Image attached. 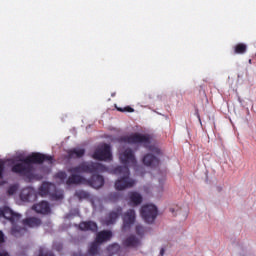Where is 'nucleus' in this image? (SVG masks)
<instances>
[{
	"label": "nucleus",
	"instance_id": "1",
	"mask_svg": "<svg viewBox=\"0 0 256 256\" xmlns=\"http://www.w3.org/2000/svg\"><path fill=\"white\" fill-rule=\"evenodd\" d=\"M120 161L125 166H118L113 169V174L119 176L115 182V189L117 191H125V189H131L135 185V180L131 178L129 167H136L137 159H135L133 150L128 148L120 154Z\"/></svg>",
	"mask_w": 256,
	"mask_h": 256
},
{
	"label": "nucleus",
	"instance_id": "2",
	"mask_svg": "<svg viewBox=\"0 0 256 256\" xmlns=\"http://www.w3.org/2000/svg\"><path fill=\"white\" fill-rule=\"evenodd\" d=\"M45 161L53 163V157L39 152H34L22 159L20 163L14 164L12 166V173H17L18 175H22L28 179H33L35 177L33 175V165H41V163H45Z\"/></svg>",
	"mask_w": 256,
	"mask_h": 256
},
{
	"label": "nucleus",
	"instance_id": "3",
	"mask_svg": "<svg viewBox=\"0 0 256 256\" xmlns=\"http://www.w3.org/2000/svg\"><path fill=\"white\" fill-rule=\"evenodd\" d=\"M111 237H113L111 230H102L96 234L95 240L88 244L87 253L83 254L79 251L74 252L72 256H100L102 253L101 245L110 241Z\"/></svg>",
	"mask_w": 256,
	"mask_h": 256
},
{
	"label": "nucleus",
	"instance_id": "4",
	"mask_svg": "<svg viewBox=\"0 0 256 256\" xmlns=\"http://www.w3.org/2000/svg\"><path fill=\"white\" fill-rule=\"evenodd\" d=\"M1 217H4V219H7L12 223L11 233L14 237H23V235L27 233V228L17 225V223L21 221V214L15 213L9 207H4L2 209Z\"/></svg>",
	"mask_w": 256,
	"mask_h": 256
},
{
	"label": "nucleus",
	"instance_id": "5",
	"mask_svg": "<svg viewBox=\"0 0 256 256\" xmlns=\"http://www.w3.org/2000/svg\"><path fill=\"white\" fill-rule=\"evenodd\" d=\"M109 169L99 162H82L78 166H74L68 169V173H75L81 175V173H105Z\"/></svg>",
	"mask_w": 256,
	"mask_h": 256
},
{
	"label": "nucleus",
	"instance_id": "6",
	"mask_svg": "<svg viewBox=\"0 0 256 256\" xmlns=\"http://www.w3.org/2000/svg\"><path fill=\"white\" fill-rule=\"evenodd\" d=\"M121 143H128V145H144L149 147L151 144V137L147 134L134 133L120 138Z\"/></svg>",
	"mask_w": 256,
	"mask_h": 256
},
{
	"label": "nucleus",
	"instance_id": "7",
	"mask_svg": "<svg viewBox=\"0 0 256 256\" xmlns=\"http://www.w3.org/2000/svg\"><path fill=\"white\" fill-rule=\"evenodd\" d=\"M140 215L145 223H154L157 219L158 210L157 206L153 204L144 205L141 207Z\"/></svg>",
	"mask_w": 256,
	"mask_h": 256
},
{
	"label": "nucleus",
	"instance_id": "8",
	"mask_svg": "<svg viewBox=\"0 0 256 256\" xmlns=\"http://www.w3.org/2000/svg\"><path fill=\"white\" fill-rule=\"evenodd\" d=\"M92 158L96 161H111L113 159L111 146H109V144H104L103 146L98 147L94 151Z\"/></svg>",
	"mask_w": 256,
	"mask_h": 256
},
{
	"label": "nucleus",
	"instance_id": "9",
	"mask_svg": "<svg viewBox=\"0 0 256 256\" xmlns=\"http://www.w3.org/2000/svg\"><path fill=\"white\" fill-rule=\"evenodd\" d=\"M123 226L122 231H129L131 229V225L135 223L136 214L135 210L129 209L126 213L123 215Z\"/></svg>",
	"mask_w": 256,
	"mask_h": 256
},
{
	"label": "nucleus",
	"instance_id": "10",
	"mask_svg": "<svg viewBox=\"0 0 256 256\" xmlns=\"http://www.w3.org/2000/svg\"><path fill=\"white\" fill-rule=\"evenodd\" d=\"M20 199L28 203H33L37 201V191H35L33 187H26L21 190Z\"/></svg>",
	"mask_w": 256,
	"mask_h": 256
},
{
	"label": "nucleus",
	"instance_id": "11",
	"mask_svg": "<svg viewBox=\"0 0 256 256\" xmlns=\"http://www.w3.org/2000/svg\"><path fill=\"white\" fill-rule=\"evenodd\" d=\"M89 181L81 174L70 173V176L66 180V185H87Z\"/></svg>",
	"mask_w": 256,
	"mask_h": 256
},
{
	"label": "nucleus",
	"instance_id": "12",
	"mask_svg": "<svg viewBox=\"0 0 256 256\" xmlns=\"http://www.w3.org/2000/svg\"><path fill=\"white\" fill-rule=\"evenodd\" d=\"M87 181L88 183H86V185L93 187L94 189H101V187L105 185V178L99 174L95 175V173H92L91 178L87 179Z\"/></svg>",
	"mask_w": 256,
	"mask_h": 256
},
{
	"label": "nucleus",
	"instance_id": "13",
	"mask_svg": "<svg viewBox=\"0 0 256 256\" xmlns=\"http://www.w3.org/2000/svg\"><path fill=\"white\" fill-rule=\"evenodd\" d=\"M141 203H143V196L138 192L132 191L128 193V205L131 207H138Z\"/></svg>",
	"mask_w": 256,
	"mask_h": 256
},
{
	"label": "nucleus",
	"instance_id": "14",
	"mask_svg": "<svg viewBox=\"0 0 256 256\" xmlns=\"http://www.w3.org/2000/svg\"><path fill=\"white\" fill-rule=\"evenodd\" d=\"M32 209L41 215H49V213H51V207L47 201H41L38 204H34Z\"/></svg>",
	"mask_w": 256,
	"mask_h": 256
},
{
	"label": "nucleus",
	"instance_id": "15",
	"mask_svg": "<svg viewBox=\"0 0 256 256\" xmlns=\"http://www.w3.org/2000/svg\"><path fill=\"white\" fill-rule=\"evenodd\" d=\"M121 213H123V208L121 207H117L115 210L111 211L106 218V225H114Z\"/></svg>",
	"mask_w": 256,
	"mask_h": 256
},
{
	"label": "nucleus",
	"instance_id": "16",
	"mask_svg": "<svg viewBox=\"0 0 256 256\" xmlns=\"http://www.w3.org/2000/svg\"><path fill=\"white\" fill-rule=\"evenodd\" d=\"M143 164L146 165V167H159V158L153 154H146L143 157Z\"/></svg>",
	"mask_w": 256,
	"mask_h": 256
},
{
	"label": "nucleus",
	"instance_id": "17",
	"mask_svg": "<svg viewBox=\"0 0 256 256\" xmlns=\"http://www.w3.org/2000/svg\"><path fill=\"white\" fill-rule=\"evenodd\" d=\"M80 231H92V233H95L97 231L98 226L97 223L93 221H87V222H81L79 224Z\"/></svg>",
	"mask_w": 256,
	"mask_h": 256
},
{
	"label": "nucleus",
	"instance_id": "18",
	"mask_svg": "<svg viewBox=\"0 0 256 256\" xmlns=\"http://www.w3.org/2000/svg\"><path fill=\"white\" fill-rule=\"evenodd\" d=\"M67 155L69 159H81V157L85 155V149L74 148V149L68 150Z\"/></svg>",
	"mask_w": 256,
	"mask_h": 256
},
{
	"label": "nucleus",
	"instance_id": "19",
	"mask_svg": "<svg viewBox=\"0 0 256 256\" xmlns=\"http://www.w3.org/2000/svg\"><path fill=\"white\" fill-rule=\"evenodd\" d=\"M51 189V184L49 182H43L42 185L38 188L37 195L40 197H47L49 195V191Z\"/></svg>",
	"mask_w": 256,
	"mask_h": 256
},
{
	"label": "nucleus",
	"instance_id": "20",
	"mask_svg": "<svg viewBox=\"0 0 256 256\" xmlns=\"http://www.w3.org/2000/svg\"><path fill=\"white\" fill-rule=\"evenodd\" d=\"M22 223L26 227H39V225H41V219L36 217H30V218L24 219Z\"/></svg>",
	"mask_w": 256,
	"mask_h": 256
},
{
	"label": "nucleus",
	"instance_id": "21",
	"mask_svg": "<svg viewBox=\"0 0 256 256\" xmlns=\"http://www.w3.org/2000/svg\"><path fill=\"white\" fill-rule=\"evenodd\" d=\"M124 247H138L139 239L135 236H130L123 241Z\"/></svg>",
	"mask_w": 256,
	"mask_h": 256
},
{
	"label": "nucleus",
	"instance_id": "22",
	"mask_svg": "<svg viewBox=\"0 0 256 256\" xmlns=\"http://www.w3.org/2000/svg\"><path fill=\"white\" fill-rule=\"evenodd\" d=\"M235 55H245L247 53V44L238 43L234 46Z\"/></svg>",
	"mask_w": 256,
	"mask_h": 256
},
{
	"label": "nucleus",
	"instance_id": "23",
	"mask_svg": "<svg viewBox=\"0 0 256 256\" xmlns=\"http://www.w3.org/2000/svg\"><path fill=\"white\" fill-rule=\"evenodd\" d=\"M75 197H77L78 199H89L90 194L89 192L85 191V190H78L75 192Z\"/></svg>",
	"mask_w": 256,
	"mask_h": 256
},
{
	"label": "nucleus",
	"instance_id": "24",
	"mask_svg": "<svg viewBox=\"0 0 256 256\" xmlns=\"http://www.w3.org/2000/svg\"><path fill=\"white\" fill-rule=\"evenodd\" d=\"M117 111H120V113H135V109H133L131 106L126 107H117Z\"/></svg>",
	"mask_w": 256,
	"mask_h": 256
},
{
	"label": "nucleus",
	"instance_id": "25",
	"mask_svg": "<svg viewBox=\"0 0 256 256\" xmlns=\"http://www.w3.org/2000/svg\"><path fill=\"white\" fill-rule=\"evenodd\" d=\"M55 178L59 179L60 181H65V179H67V173L60 171L58 173L55 174Z\"/></svg>",
	"mask_w": 256,
	"mask_h": 256
},
{
	"label": "nucleus",
	"instance_id": "26",
	"mask_svg": "<svg viewBox=\"0 0 256 256\" xmlns=\"http://www.w3.org/2000/svg\"><path fill=\"white\" fill-rule=\"evenodd\" d=\"M17 189V185L10 186L7 190L8 195H15V193H17Z\"/></svg>",
	"mask_w": 256,
	"mask_h": 256
},
{
	"label": "nucleus",
	"instance_id": "27",
	"mask_svg": "<svg viewBox=\"0 0 256 256\" xmlns=\"http://www.w3.org/2000/svg\"><path fill=\"white\" fill-rule=\"evenodd\" d=\"M136 233L142 236L145 233V228L142 225H136Z\"/></svg>",
	"mask_w": 256,
	"mask_h": 256
},
{
	"label": "nucleus",
	"instance_id": "28",
	"mask_svg": "<svg viewBox=\"0 0 256 256\" xmlns=\"http://www.w3.org/2000/svg\"><path fill=\"white\" fill-rule=\"evenodd\" d=\"M63 191L56 190V201H61L63 199Z\"/></svg>",
	"mask_w": 256,
	"mask_h": 256
},
{
	"label": "nucleus",
	"instance_id": "29",
	"mask_svg": "<svg viewBox=\"0 0 256 256\" xmlns=\"http://www.w3.org/2000/svg\"><path fill=\"white\" fill-rule=\"evenodd\" d=\"M150 151L152 152V153H155L156 155H161V150L159 149V148H157V147H154V146H150Z\"/></svg>",
	"mask_w": 256,
	"mask_h": 256
},
{
	"label": "nucleus",
	"instance_id": "30",
	"mask_svg": "<svg viewBox=\"0 0 256 256\" xmlns=\"http://www.w3.org/2000/svg\"><path fill=\"white\" fill-rule=\"evenodd\" d=\"M3 171H5V164L0 162V179H3Z\"/></svg>",
	"mask_w": 256,
	"mask_h": 256
},
{
	"label": "nucleus",
	"instance_id": "31",
	"mask_svg": "<svg viewBox=\"0 0 256 256\" xmlns=\"http://www.w3.org/2000/svg\"><path fill=\"white\" fill-rule=\"evenodd\" d=\"M39 256H55V254H53L51 251H47L45 253L40 252Z\"/></svg>",
	"mask_w": 256,
	"mask_h": 256
},
{
	"label": "nucleus",
	"instance_id": "32",
	"mask_svg": "<svg viewBox=\"0 0 256 256\" xmlns=\"http://www.w3.org/2000/svg\"><path fill=\"white\" fill-rule=\"evenodd\" d=\"M115 199V201H117V199H119V194L118 193H112L110 194V199Z\"/></svg>",
	"mask_w": 256,
	"mask_h": 256
},
{
	"label": "nucleus",
	"instance_id": "33",
	"mask_svg": "<svg viewBox=\"0 0 256 256\" xmlns=\"http://www.w3.org/2000/svg\"><path fill=\"white\" fill-rule=\"evenodd\" d=\"M5 241V235L2 231H0V243H3Z\"/></svg>",
	"mask_w": 256,
	"mask_h": 256
},
{
	"label": "nucleus",
	"instance_id": "34",
	"mask_svg": "<svg viewBox=\"0 0 256 256\" xmlns=\"http://www.w3.org/2000/svg\"><path fill=\"white\" fill-rule=\"evenodd\" d=\"M0 256H9V253H7V252H0Z\"/></svg>",
	"mask_w": 256,
	"mask_h": 256
},
{
	"label": "nucleus",
	"instance_id": "35",
	"mask_svg": "<svg viewBox=\"0 0 256 256\" xmlns=\"http://www.w3.org/2000/svg\"><path fill=\"white\" fill-rule=\"evenodd\" d=\"M164 253H165V248H162V249L160 250V255H164Z\"/></svg>",
	"mask_w": 256,
	"mask_h": 256
},
{
	"label": "nucleus",
	"instance_id": "36",
	"mask_svg": "<svg viewBox=\"0 0 256 256\" xmlns=\"http://www.w3.org/2000/svg\"><path fill=\"white\" fill-rule=\"evenodd\" d=\"M2 214H3V210H1V208H0V217H1Z\"/></svg>",
	"mask_w": 256,
	"mask_h": 256
}]
</instances>
